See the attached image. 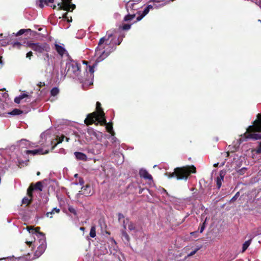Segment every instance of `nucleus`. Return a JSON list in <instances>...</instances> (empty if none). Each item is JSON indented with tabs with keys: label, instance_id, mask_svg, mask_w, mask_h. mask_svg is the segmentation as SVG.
I'll return each mask as SVG.
<instances>
[{
	"label": "nucleus",
	"instance_id": "f257e3e1",
	"mask_svg": "<svg viewBox=\"0 0 261 261\" xmlns=\"http://www.w3.org/2000/svg\"><path fill=\"white\" fill-rule=\"evenodd\" d=\"M112 37V34H108L99 39L95 53V56L97 57L96 62H100L103 60L115 49L112 40H110Z\"/></svg>",
	"mask_w": 261,
	"mask_h": 261
},
{
	"label": "nucleus",
	"instance_id": "bb28decb",
	"mask_svg": "<svg viewBox=\"0 0 261 261\" xmlns=\"http://www.w3.org/2000/svg\"><path fill=\"white\" fill-rule=\"evenodd\" d=\"M33 188V184H31L27 190V194L29 197L33 199V192L34 191Z\"/></svg>",
	"mask_w": 261,
	"mask_h": 261
},
{
	"label": "nucleus",
	"instance_id": "39448f33",
	"mask_svg": "<svg viewBox=\"0 0 261 261\" xmlns=\"http://www.w3.org/2000/svg\"><path fill=\"white\" fill-rule=\"evenodd\" d=\"M27 46L31 48L34 50L38 57L48 53L50 50V45L46 42H33L28 41L26 43Z\"/></svg>",
	"mask_w": 261,
	"mask_h": 261
},
{
	"label": "nucleus",
	"instance_id": "774afa93",
	"mask_svg": "<svg viewBox=\"0 0 261 261\" xmlns=\"http://www.w3.org/2000/svg\"><path fill=\"white\" fill-rule=\"evenodd\" d=\"M157 261H161V259H158L157 260Z\"/></svg>",
	"mask_w": 261,
	"mask_h": 261
},
{
	"label": "nucleus",
	"instance_id": "1a4fd4ad",
	"mask_svg": "<svg viewBox=\"0 0 261 261\" xmlns=\"http://www.w3.org/2000/svg\"><path fill=\"white\" fill-rule=\"evenodd\" d=\"M225 175V171L221 170L219 172V175L216 178V185L218 189H219L222 186V181H223Z\"/></svg>",
	"mask_w": 261,
	"mask_h": 261
},
{
	"label": "nucleus",
	"instance_id": "6e6552de",
	"mask_svg": "<svg viewBox=\"0 0 261 261\" xmlns=\"http://www.w3.org/2000/svg\"><path fill=\"white\" fill-rule=\"evenodd\" d=\"M134 0H129V1L126 3L125 8L128 13H129V11L137 10L139 8V7L137 6L138 3H134Z\"/></svg>",
	"mask_w": 261,
	"mask_h": 261
},
{
	"label": "nucleus",
	"instance_id": "72a5a7b5",
	"mask_svg": "<svg viewBox=\"0 0 261 261\" xmlns=\"http://www.w3.org/2000/svg\"><path fill=\"white\" fill-rule=\"evenodd\" d=\"M68 210L71 213L73 214L75 216H77L76 210L73 206L69 205Z\"/></svg>",
	"mask_w": 261,
	"mask_h": 261
},
{
	"label": "nucleus",
	"instance_id": "f3484780",
	"mask_svg": "<svg viewBox=\"0 0 261 261\" xmlns=\"http://www.w3.org/2000/svg\"><path fill=\"white\" fill-rule=\"evenodd\" d=\"M74 154L76 158L80 160L86 161L87 156L85 154L80 152H75Z\"/></svg>",
	"mask_w": 261,
	"mask_h": 261
},
{
	"label": "nucleus",
	"instance_id": "e433bc0d",
	"mask_svg": "<svg viewBox=\"0 0 261 261\" xmlns=\"http://www.w3.org/2000/svg\"><path fill=\"white\" fill-rule=\"evenodd\" d=\"M25 153L27 154H32L33 155L38 154L36 149L32 150H27L25 151Z\"/></svg>",
	"mask_w": 261,
	"mask_h": 261
},
{
	"label": "nucleus",
	"instance_id": "2f4dec72",
	"mask_svg": "<svg viewBox=\"0 0 261 261\" xmlns=\"http://www.w3.org/2000/svg\"><path fill=\"white\" fill-rule=\"evenodd\" d=\"M59 90L58 88L54 87L50 91V94L51 96H55L58 94Z\"/></svg>",
	"mask_w": 261,
	"mask_h": 261
},
{
	"label": "nucleus",
	"instance_id": "423d86ee",
	"mask_svg": "<svg viewBox=\"0 0 261 261\" xmlns=\"http://www.w3.org/2000/svg\"><path fill=\"white\" fill-rule=\"evenodd\" d=\"M66 75L68 76L75 77L80 72V65L77 62L71 60L66 64Z\"/></svg>",
	"mask_w": 261,
	"mask_h": 261
},
{
	"label": "nucleus",
	"instance_id": "c85d7f7f",
	"mask_svg": "<svg viewBox=\"0 0 261 261\" xmlns=\"http://www.w3.org/2000/svg\"><path fill=\"white\" fill-rule=\"evenodd\" d=\"M32 30L30 29H21L16 34V36H18L23 34L24 33L31 32Z\"/></svg>",
	"mask_w": 261,
	"mask_h": 261
},
{
	"label": "nucleus",
	"instance_id": "6ab92c4d",
	"mask_svg": "<svg viewBox=\"0 0 261 261\" xmlns=\"http://www.w3.org/2000/svg\"><path fill=\"white\" fill-rule=\"evenodd\" d=\"M33 188L34 190L42 191L43 189V185L42 182L38 181L35 184H33Z\"/></svg>",
	"mask_w": 261,
	"mask_h": 261
},
{
	"label": "nucleus",
	"instance_id": "dca6fc26",
	"mask_svg": "<svg viewBox=\"0 0 261 261\" xmlns=\"http://www.w3.org/2000/svg\"><path fill=\"white\" fill-rule=\"evenodd\" d=\"M105 125H106V129L111 134L112 136H114L115 132H114L113 129V123L112 122H109L105 124Z\"/></svg>",
	"mask_w": 261,
	"mask_h": 261
},
{
	"label": "nucleus",
	"instance_id": "bf43d9fd",
	"mask_svg": "<svg viewBox=\"0 0 261 261\" xmlns=\"http://www.w3.org/2000/svg\"><path fill=\"white\" fill-rule=\"evenodd\" d=\"M40 172L39 171H38L37 172V175L39 176V175H40Z\"/></svg>",
	"mask_w": 261,
	"mask_h": 261
},
{
	"label": "nucleus",
	"instance_id": "864d4df0",
	"mask_svg": "<svg viewBox=\"0 0 261 261\" xmlns=\"http://www.w3.org/2000/svg\"><path fill=\"white\" fill-rule=\"evenodd\" d=\"M153 2H156V3H160V2H164V0H152Z\"/></svg>",
	"mask_w": 261,
	"mask_h": 261
},
{
	"label": "nucleus",
	"instance_id": "ddd939ff",
	"mask_svg": "<svg viewBox=\"0 0 261 261\" xmlns=\"http://www.w3.org/2000/svg\"><path fill=\"white\" fill-rule=\"evenodd\" d=\"M65 138V137L64 135H62L61 137L57 136L56 139V141H57V143L55 142L54 140H52L51 141V145H53L51 147V150L54 149L58 144L61 143L63 141Z\"/></svg>",
	"mask_w": 261,
	"mask_h": 261
},
{
	"label": "nucleus",
	"instance_id": "9b49d317",
	"mask_svg": "<svg viewBox=\"0 0 261 261\" xmlns=\"http://www.w3.org/2000/svg\"><path fill=\"white\" fill-rule=\"evenodd\" d=\"M153 9V6L151 5H148L143 10L141 14L137 17L136 21H139L141 20L146 15H147L150 9Z\"/></svg>",
	"mask_w": 261,
	"mask_h": 261
},
{
	"label": "nucleus",
	"instance_id": "de8ad7c7",
	"mask_svg": "<svg viewBox=\"0 0 261 261\" xmlns=\"http://www.w3.org/2000/svg\"><path fill=\"white\" fill-rule=\"evenodd\" d=\"M118 217L119 221H120L122 219H124V215L120 213H118Z\"/></svg>",
	"mask_w": 261,
	"mask_h": 261
},
{
	"label": "nucleus",
	"instance_id": "69168bd1",
	"mask_svg": "<svg viewBox=\"0 0 261 261\" xmlns=\"http://www.w3.org/2000/svg\"><path fill=\"white\" fill-rule=\"evenodd\" d=\"M137 13L139 14H141V12L140 11V12H137Z\"/></svg>",
	"mask_w": 261,
	"mask_h": 261
},
{
	"label": "nucleus",
	"instance_id": "a878e982",
	"mask_svg": "<svg viewBox=\"0 0 261 261\" xmlns=\"http://www.w3.org/2000/svg\"><path fill=\"white\" fill-rule=\"evenodd\" d=\"M23 113V111L21 110L18 109H14L11 112L9 113V114L11 115H18L21 114Z\"/></svg>",
	"mask_w": 261,
	"mask_h": 261
},
{
	"label": "nucleus",
	"instance_id": "4d7b16f0",
	"mask_svg": "<svg viewBox=\"0 0 261 261\" xmlns=\"http://www.w3.org/2000/svg\"><path fill=\"white\" fill-rule=\"evenodd\" d=\"M218 164H219V163H216V164H215L214 165V166L215 167H218Z\"/></svg>",
	"mask_w": 261,
	"mask_h": 261
},
{
	"label": "nucleus",
	"instance_id": "9d476101",
	"mask_svg": "<svg viewBox=\"0 0 261 261\" xmlns=\"http://www.w3.org/2000/svg\"><path fill=\"white\" fill-rule=\"evenodd\" d=\"M81 194L86 196H89L92 194V188L90 185L87 184L85 186H83L81 191Z\"/></svg>",
	"mask_w": 261,
	"mask_h": 261
},
{
	"label": "nucleus",
	"instance_id": "8fccbe9b",
	"mask_svg": "<svg viewBox=\"0 0 261 261\" xmlns=\"http://www.w3.org/2000/svg\"><path fill=\"white\" fill-rule=\"evenodd\" d=\"M79 183L80 184V185H83L84 184V180L82 179V178H80L79 179Z\"/></svg>",
	"mask_w": 261,
	"mask_h": 261
},
{
	"label": "nucleus",
	"instance_id": "aec40b11",
	"mask_svg": "<svg viewBox=\"0 0 261 261\" xmlns=\"http://www.w3.org/2000/svg\"><path fill=\"white\" fill-rule=\"evenodd\" d=\"M44 57L43 58V61L44 62L45 66L47 67L50 65V61H49V56L48 53H46L43 54Z\"/></svg>",
	"mask_w": 261,
	"mask_h": 261
},
{
	"label": "nucleus",
	"instance_id": "f704fd0d",
	"mask_svg": "<svg viewBox=\"0 0 261 261\" xmlns=\"http://www.w3.org/2000/svg\"><path fill=\"white\" fill-rule=\"evenodd\" d=\"M63 18H64L65 20H67L68 22H70L72 21V17L71 16L70 17V18L68 16V13L66 12L65 13L62 17Z\"/></svg>",
	"mask_w": 261,
	"mask_h": 261
},
{
	"label": "nucleus",
	"instance_id": "7c9ffc66",
	"mask_svg": "<svg viewBox=\"0 0 261 261\" xmlns=\"http://www.w3.org/2000/svg\"><path fill=\"white\" fill-rule=\"evenodd\" d=\"M36 150L38 154H46L49 152V150L48 149L44 150L43 148H39Z\"/></svg>",
	"mask_w": 261,
	"mask_h": 261
},
{
	"label": "nucleus",
	"instance_id": "a211bd4d",
	"mask_svg": "<svg viewBox=\"0 0 261 261\" xmlns=\"http://www.w3.org/2000/svg\"><path fill=\"white\" fill-rule=\"evenodd\" d=\"M60 212V209L57 207L54 208L51 212H47L46 213L45 215L47 217L52 218L53 215L55 214V213H59Z\"/></svg>",
	"mask_w": 261,
	"mask_h": 261
},
{
	"label": "nucleus",
	"instance_id": "473e14b6",
	"mask_svg": "<svg viewBox=\"0 0 261 261\" xmlns=\"http://www.w3.org/2000/svg\"><path fill=\"white\" fill-rule=\"evenodd\" d=\"M206 220H207V218H205L204 221L201 224H200V225L199 226V232L200 233H202L205 228V224H206Z\"/></svg>",
	"mask_w": 261,
	"mask_h": 261
},
{
	"label": "nucleus",
	"instance_id": "cd10ccee",
	"mask_svg": "<svg viewBox=\"0 0 261 261\" xmlns=\"http://www.w3.org/2000/svg\"><path fill=\"white\" fill-rule=\"evenodd\" d=\"M89 235L91 238H94L96 236V226L95 225L91 226Z\"/></svg>",
	"mask_w": 261,
	"mask_h": 261
},
{
	"label": "nucleus",
	"instance_id": "5fc2aeb1",
	"mask_svg": "<svg viewBox=\"0 0 261 261\" xmlns=\"http://www.w3.org/2000/svg\"><path fill=\"white\" fill-rule=\"evenodd\" d=\"M85 227H80V230H81L84 231V230H85Z\"/></svg>",
	"mask_w": 261,
	"mask_h": 261
},
{
	"label": "nucleus",
	"instance_id": "79ce46f5",
	"mask_svg": "<svg viewBox=\"0 0 261 261\" xmlns=\"http://www.w3.org/2000/svg\"><path fill=\"white\" fill-rule=\"evenodd\" d=\"M122 236L125 238L127 241H129V237L128 234L125 231L122 232Z\"/></svg>",
	"mask_w": 261,
	"mask_h": 261
},
{
	"label": "nucleus",
	"instance_id": "4c0bfd02",
	"mask_svg": "<svg viewBox=\"0 0 261 261\" xmlns=\"http://www.w3.org/2000/svg\"><path fill=\"white\" fill-rule=\"evenodd\" d=\"M128 229L130 231L135 230L136 226L135 225L133 222H130L128 226Z\"/></svg>",
	"mask_w": 261,
	"mask_h": 261
},
{
	"label": "nucleus",
	"instance_id": "4be33fe9",
	"mask_svg": "<svg viewBox=\"0 0 261 261\" xmlns=\"http://www.w3.org/2000/svg\"><path fill=\"white\" fill-rule=\"evenodd\" d=\"M135 17L136 14L135 13H133L132 14H130L129 13V14L125 16L123 20L124 21H129L133 20Z\"/></svg>",
	"mask_w": 261,
	"mask_h": 261
},
{
	"label": "nucleus",
	"instance_id": "412c9836",
	"mask_svg": "<svg viewBox=\"0 0 261 261\" xmlns=\"http://www.w3.org/2000/svg\"><path fill=\"white\" fill-rule=\"evenodd\" d=\"M97 62L96 61V63L93 64L92 66H89V67H87L86 70L89 72V73L90 74V76H92L93 77V73L94 72V67L95 66H96Z\"/></svg>",
	"mask_w": 261,
	"mask_h": 261
},
{
	"label": "nucleus",
	"instance_id": "49530a36",
	"mask_svg": "<svg viewBox=\"0 0 261 261\" xmlns=\"http://www.w3.org/2000/svg\"><path fill=\"white\" fill-rule=\"evenodd\" d=\"M198 250V249H195L194 251L191 252L188 255V256H193V255H194L196 252Z\"/></svg>",
	"mask_w": 261,
	"mask_h": 261
},
{
	"label": "nucleus",
	"instance_id": "c756f323",
	"mask_svg": "<svg viewBox=\"0 0 261 261\" xmlns=\"http://www.w3.org/2000/svg\"><path fill=\"white\" fill-rule=\"evenodd\" d=\"M251 243V240H248L247 241H245L243 244L242 247V252H244L247 248L249 247Z\"/></svg>",
	"mask_w": 261,
	"mask_h": 261
},
{
	"label": "nucleus",
	"instance_id": "2eb2a0df",
	"mask_svg": "<svg viewBox=\"0 0 261 261\" xmlns=\"http://www.w3.org/2000/svg\"><path fill=\"white\" fill-rule=\"evenodd\" d=\"M55 49L58 53L61 56H62L66 51V50L63 47L57 44H55Z\"/></svg>",
	"mask_w": 261,
	"mask_h": 261
},
{
	"label": "nucleus",
	"instance_id": "3c124183",
	"mask_svg": "<svg viewBox=\"0 0 261 261\" xmlns=\"http://www.w3.org/2000/svg\"><path fill=\"white\" fill-rule=\"evenodd\" d=\"M121 41H122V39L121 40H119V38H118V43H116L115 44V45H120L121 42Z\"/></svg>",
	"mask_w": 261,
	"mask_h": 261
},
{
	"label": "nucleus",
	"instance_id": "a18cd8bd",
	"mask_svg": "<svg viewBox=\"0 0 261 261\" xmlns=\"http://www.w3.org/2000/svg\"><path fill=\"white\" fill-rule=\"evenodd\" d=\"M33 56V53L31 51H29L26 57L27 58H29L30 60H31V57Z\"/></svg>",
	"mask_w": 261,
	"mask_h": 261
},
{
	"label": "nucleus",
	"instance_id": "393cba45",
	"mask_svg": "<svg viewBox=\"0 0 261 261\" xmlns=\"http://www.w3.org/2000/svg\"><path fill=\"white\" fill-rule=\"evenodd\" d=\"M54 2V0H40L39 6L42 8L44 7V4L47 5L48 3H52Z\"/></svg>",
	"mask_w": 261,
	"mask_h": 261
},
{
	"label": "nucleus",
	"instance_id": "b1692460",
	"mask_svg": "<svg viewBox=\"0 0 261 261\" xmlns=\"http://www.w3.org/2000/svg\"><path fill=\"white\" fill-rule=\"evenodd\" d=\"M29 231H30L31 229L32 230V233H38L40 234L44 235V234L42 232H40V227H36L35 228H33L32 226L28 227Z\"/></svg>",
	"mask_w": 261,
	"mask_h": 261
},
{
	"label": "nucleus",
	"instance_id": "e2e57ef3",
	"mask_svg": "<svg viewBox=\"0 0 261 261\" xmlns=\"http://www.w3.org/2000/svg\"><path fill=\"white\" fill-rule=\"evenodd\" d=\"M2 62H2V59L0 58V64H2Z\"/></svg>",
	"mask_w": 261,
	"mask_h": 261
},
{
	"label": "nucleus",
	"instance_id": "c9c22d12",
	"mask_svg": "<svg viewBox=\"0 0 261 261\" xmlns=\"http://www.w3.org/2000/svg\"><path fill=\"white\" fill-rule=\"evenodd\" d=\"M44 250H45V246L44 245H40L38 248V250L36 251V253H37V252L39 251V253L40 254H41L44 252Z\"/></svg>",
	"mask_w": 261,
	"mask_h": 261
},
{
	"label": "nucleus",
	"instance_id": "f03ea898",
	"mask_svg": "<svg viewBox=\"0 0 261 261\" xmlns=\"http://www.w3.org/2000/svg\"><path fill=\"white\" fill-rule=\"evenodd\" d=\"M84 122L87 125L93 124L97 125L98 124H99L101 126H104L107 124L105 114L101 108V105L100 102H96V111L89 114L84 120Z\"/></svg>",
	"mask_w": 261,
	"mask_h": 261
},
{
	"label": "nucleus",
	"instance_id": "09e8293b",
	"mask_svg": "<svg viewBox=\"0 0 261 261\" xmlns=\"http://www.w3.org/2000/svg\"><path fill=\"white\" fill-rule=\"evenodd\" d=\"M45 85V83L44 82H39V83L38 84V86L39 87H43V86H44Z\"/></svg>",
	"mask_w": 261,
	"mask_h": 261
},
{
	"label": "nucleus",
	"instance_id": "6e6d98bb",
	"mask_svg": "<svg viewBox=\"0 0 261 261\" xmlns=\"http://www.w3.org/2000/svg\"><path fill=\"white\" fill-rule=\"evenodd\" d=\"M143 190V189H140L139 190V193H140V194L142 193Z\"/></svg>",
	"mask_w": 261,
	"mask_h": 261
},
{
	"label": "nucleus",
	"instance_id": "052dcab7",
	"mask_svg": "<svg viewBox=\"0 0 261 261\" xmlns=\"http://www.w3.org/2000/svg\"><path fill=\"white\" fill-rule=\"evenodd\" d=\"M27 244L30 245L32 244V242H27Z\"/></svg>",
	"mask_w": 261,
	"mask_h": 261
},
{
	"label": "nucleus",
	"instance_id": "0eeeda50",
	"mask_svg": "<svg viewBox=\"0 0 261 261\" xmlns=\"http://www.w3.org/2000/svg\"><path fill=\"white\" fill-rule=\"evenodd\" d=\"M72 0H62V2L58 3V10H64L72 12L75 9L76 6L71 3Z\"/></svg>",
	"mask_w": 261,
	"mask_h": 261
},
{
	"label": "nucleus",
	"instance_id": "7ed1b4c3",
	"mask_svg": "<svg viewBox=\"0 0 261 261\" xmlns=\"http://www.w3.org/2000/svg\"><path fill=\"white\" fill-rule=\"evenodd\" d=\"M257 118L255 120L252 125L249 126L246 132L241 135V139L242 141H246L247 139H252L253 140H257L261 139V114L257 115Z\"/></svg>",
	"mask_w": 261,
	"mask_h": 261
},
{
	"label": "nucleus",
	"instance_id": "4468645a",
	"mask_svg": "<svg viewBox=\"0 0 261 261\" xmlns=\"http://www.w3.org/2000/svg\"><path fill=\"white\" fill-rule=\"evenodd\" d=\"M31 97V96L29 95L28 94H22L21 95H20L18 97H16L15 98H14V102L16 103H20V101L22 99H23V98H30Z\"/></svg>",
	"mask_w": 261,
	"mask_h": 261
},
{
	"label": "nucleus",
	"instance_id": "20e7f679",
	"mask_svg": "<svg viewBox=\"0 0 261 261\" xmlns=\"http://www.w3.org/2000/svg\"><path fill=\"white\" fill-rule=\"evenodd\" d=\"M196 169L194 165L186 166L181 167H177L174 169L172 173L166 172V175L169 178L176 177L178 180H187L191 173H195Z\"/></svg>",
	"mask_w": 261,
	"mask_h": 261
},
{
	"label": "nucleus",
	"instance_id": "338daca9",
	"mask_svg": "<svg viewBox=\"0 0 261 261\" xmlns=\"http://www.w3.org/2000/svg\"><path fill=\"white\" fill-rule=\"evenodd\" d=\"M25 101L30 102V100L28 101V100H27V99H26L25 100Z\"/></svg>",
	"mask_w": 261,
	"mask_h": 261
},
{
	"label": "nucleus",
	"instance_id": "f8f14e48",
	"mask_svg": "<svg viewBox=\"0 0 261 261\" xmlns=\"http://www.w3.org/2000/svg\"><path fill=\"white\" fill-rule=\"evenodd\" d=\"M140 177L148 180H152V176L145 169H142L139 171Z\"/></svg>",
	"mask_w": 261,
	"mask_h": 261
},
{
	"label": "nucleus",
	"instance_id": "ea45409f",
	"mask_svg": "<svg viewBox=\"0 0 261 261\" xmlns=\"http://www.w3.org/2000/svg\"><path fill=\"white\" fill-rule=\"evenodd\" d=\"M131 24H124L123 25L122 28L123 30H128L131 27Z\"/></svg>",
	"mask_w": 261,
	"mask_h": 261
},
{
	"label": "nucleus",
	"instance_id": "c03bdc74",
	"mask_svg": "<svg viewBox=\"0 0 261 261\" xmlns=\"http://www.w3.org/2000/svg\"><path fill=\"white\" fill-rule=\"evenodd\" d=\"M256 151L257 153H261V141L259 142V145L256 148Z\"/></svg>",
	"mask_w": 261,
	"mask_h": 261
},
{
	"label": "nucleus",
	"instance_id": "58836bf2",
	"mask_svg": "<svg viewBox=\"0 0 261 261\" xmlns=\"http://www.w3.org/2000/svg\"><path fill=\"white\" fill-rule=\"evenodd\" d=\"M21 44L18 41L15 42L13 44V47L19 49L21 46Z\"/></svg>",
	"mask_w": 261,
	"mask_h": 261
},
{
	"label": "nucleus",
	"instance_id": "603ef678",
	"mask_svg": "<svg viewBox=\"0 0 261 261\" xmlns=\"http://www.w3.org/2000/svg\"><path fill=\"white\" fill-rule=\"evenodd\" d=\"M254 3L261 8V0H259V1H258V3L256 2V3Z\"/></svg>",
	"mask_w": 261,
	"mask_h": 261
},
{
	"label": "nucleus",
	"instance_id": "37998d69",
	"mask_svg": "<svg viewBox=\"0 0 261 261\" xmlns=\"http://www.w3.org/2000/svg\"><path fill=\"white\" fill-rule=\"evenodd\" d=\"M88 132L90 135H93L96 136V134L92 128H88Z\"/></svg>",
	"mask_w": 261,
	"mask_h": 261
},
{
	"label": "nucleus",
	"instance_id": "5701e85b",
	"mask_svg": "<svg viewBox=\"0 0 261 261\" xmlns=\"http://www.w3.org/2000/svg\"><path fill=\"white\" fill-rule=\"evenodd\" d=\"M32 200L33 199L30 197L29 198L28 197H24L22 200V204H25V206H28L31 203Z\"/></svg>",
	"mask_w": 261,
	"mask_h": 261
},
{
	"label": "nucleus",
	"instance_id": "a19ab883",
	"mask_svg": "<svg viewBox=\"0 0 261 261\" xmlns=\"http://www.w3.org/2000/svg\"><path fill=\"white\" fill-rule=\"evenodd\" d=\"M240 195V193L239 192H238L234 196H233L232 198L230 200V201L231 202H233L234 201H236L237 200V199L238 198V197Z\"/></svg>",
	"mask_w": 261,
	"mask_h": 261
},
{
	"label": "nucleus",
	"instance_id": "13d9d810",
	"mask_svg": "<svg viewBox=\"0 0 261 261\" xmlns=\"http://www.w3.org/2000/svg\"><path fill=\"white\" fill-rule=\"evenodd\" d=\"M65 138H66V141L67 142H68V141H69V138H67V137H65Z\"/></svg>",
	"mask_w": 261,
	"mask_h": 261
},
{
	"label": "nucleus",
	"instance_id": "680f3d73",
	"mask_svg": "<svg viewBox=\"0 0 261 261\" xmlns=\"http://www.w3.org/2000/svg\"><path fill=\"white\" fill-rule=\"evenodd\" d=\"M56 7H57V6H56V5H54V6H53V8L54 9H56Z\"/></svg>",
	"mask_w": 261,
	"mask_h": 261
},
{
	"label": "nucleus",
	"instance_id": "0e129e2a",
	"mask_svg": "<svg viewBox=\"0 0 261 261\" xmlns=\"http://www.w3.org/2000/svg\"><path fill=\"white\" fill-rule=\"evenodd\" d=\"M83 63L84 64H87V61H83Z\"/></svg>",
	"mask_w": 261,
	"mask_h": 261
}]
</instances>
